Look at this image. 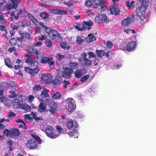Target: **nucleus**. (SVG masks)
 Listing matches in <instances>:
<instances>
[{
    "mask_svg": "<svg viewBox=\"0 0 156 156\" xmlns=\"http://www.w3.org/2000/svg\"><path fill=\"white\" fill-rule=\"evenodd\" d=\"M148 4V2L146 0H143L140 6L136 9V16L142 20L146 18L147 16L145 15V11L147 8Z\"/></svg>",
    "mask_w": 156,
    "mask_h": 156,
    "instance_id": "f257e3e1",
    "label": "nucleus"
},
{
    "mask_svg": "<svg viewBox=\"0 0 156 156\" xmlns=\"http://www.w3.org/2000/svg\"><path fill=\"white\" fill-rule=\"evenodd\" d=\"M132 22V19L129 17H127L123 19L121 22L122 27L124 28V31L126 34H134L136 32L134 30L128 28Z\"/></svg>",
    "mask_w": 156,
    "mask_h": 156,
    "instance_id": "f03ea898",
    "label": "nucleus"
},
{
    "mask_svg": "<svg viewBox=\"0 0 156 156\" xmlns=\"http://www.w3.org/2000/svg\"><path fill=\"white\" fill-rule=\"evenodd\" d=\"M32 137L34 139L29 140L26 143V146L27 148L30 149H33L37 147L36 142L35 140L39 143H40L41 140L39 137L34 134H31Z\"/></svg>",
    "mask_w": 156,
    "mask_h": 156,
    "instance_id": "7ed1b4c3",
    "label": "nucleus"
},
{
    "mask_svg": "<svg viewBox=\"0 0 156 156\" xmlns=\"http://www.w3.org/2000/svg\"><path fill=\"white\" fill-rule=\"evenodd\" d=\"M45 130L47 135L50 138H55L59 136V133H57L56 131L51 126H47Z\"/></svg>",
    "mask_w": 156,
    "mask_h": 156,
    "instance_id": "20e7f679",
    "label": "nucleus"
},
{
    "mask_svg": "<svg viewBox=\"0 0 156 156\" xmlns=\"http://www.w3.org/2000/svg\"><path fill=\"white\" fill-rule=\"evenodd\" d=\"M66 110L69 112H72L74 111L76 108L74 101L72 98H69L66 100Z\"/></svg>",
    "mask_w": 156,
    "mask_h": 156,
    "instance_id": "39448f33",
    "label": "nucleus"
},
{
    "mask_svg": "<svg viewBox=\"0 0 156 156\" xmlns=\"http://www.w3.org/2000/svg\"><path fill=\"white\" fill-rule=\"evenodd\" d=\"M46 105H48L49 108V111L50 113L55 112L56 110L57 105L55 103L53 99L48 98L46 99L45 101Z\"/></svg>",
    "mask_w": 156,
    "mask_h": 156,
    "instance_id": "423d86ee",
    "label": "nucleus"
},
{
    "mask_svg": "<svg viewBox=\"0 0 156 156\" xmlns=\"http://www.w3.org/2000/svg\"><path fill=\"white\" fill-rule=\"evenodd\" d=\"M52 80V76L48 73H45L41 76V82L42 84L50 83Z\"/></svg>",
    "mask_w": 156,
    "mask_h": 156,
    "instance_id": "0eeeda50",
    "label": "nucleus"
},
{
    "mask_svg": "<svg viewBox=\"0 0 156 156\" xmlns=\"http://www.w3.org/2000/svg\"><path fill=\"white\" fill-rule=\"evenodd\" d=\"M95 20L98 23H107L108 21L106 15L105 14H99L95 17Z\"/></svg>",
    "mask_w": 156,
    "mask_h": 156,
    "instance_id": "6e6552de",
    "label": "nucleus"
},
{
    "mask_svg": "<svg viewBox=\"0 0 156 156\" xmlns=\"http://www.w3.org/2000/svg\"><path fill=\"white\" fill-rule=\"evenodd\" d=\"M11 3L6 6L5 9L7 10H11L13 9L17 8L18 5L20 3L21 0H11Z\"/></svg>",
    "mask_w": 156,
    "mask_h": 156,
    "instance_id": "1a4fd4ad",
    "label": "nucleus"
},
{
    "mask_svg": "<svg viewBox=\"0 0 156 156\" xmlns=\"http://www.w3.org/2000/svg\"><path fill=\"white\" fill-rule=\"evenodd\" d=\"M72 70L69 67L63 68L62 72V76L65 78H69L71 76Z\"/></svg>",
    "mask_w": 156,
    "mask_h": 156,
    "instance_id": "9d476101",
    "label": "nucleus"
},
{
    "mask_svg": "<svg viewBox=\"0 0 156 156\" xmlns=\"http://www.w3.org/2000/svg\"><path fill=\"white\" fill-rule=\"evenodd\" d=\"M41 62L43 64L48 63L50 66L53 65L54 64V61L51 57H43L41 58Z\"/></svg>",
    "mask_w": 156,
    "mask_h": 156,
    "instance_id": "9b49d317",
    "label": "nucleus"
},
{
    "mask_svg": "<svg viewBox=\"0 0 156 156\" xmlns=\"http://www.w3.org/2000/svg\"><path fill=\"white\" fill-rule=\"evenodd\" d=\"M78 124L76 121H70L66 124L67 127L71 130H75L76 128L78 127Z\"/></svg>",
    "mask_w": 156,
    "mask_h": 156,
    "instance_id": "f8f14e48",
    "label": "nucleus"
},
{
    "mask_svg": "<svg viewBox=\"0 0 156 156\" xmlns=\"http://www.w3.org/2000/svg\"><path fill=\"white\" fill-rule=\"evenodd\" d=\"M52 32L50 37L52 39L58 41H61L62 40L60 35L58 32L55 30H53Z\"/></svg>",
    "mask_w": 156,
    "mask_h": 156,
    "instance_id": "ddd939ff",
    "label": "nucleus"
},
{
    "mask_svg": "<svg viewBox=\"0 0 156 156\" xmlns=\"http://www.w3.org/2000/svg\"><path fill=\"white\" fill-rule=\"evenodd\" d=\"M137 45L135 41H131L128 42L126 44V49L128 51H132L135 49Z\"/></svg>",
    "mask_w": 156,
    "mask_h": 156,
    "instance_id": "4468645a",
    "label": "nucleus"
},
{
    "mask_svg": "<svg viewBox=\"0 0 156 156\" xmlns=\"http://www.w3.org/2000/svg\"><path fill=\"white\" fill-rule=\"evenodd\" d=\"M87 54L86 53L84 52L82 54L81 56L83 58L85 65L87 66H89L91 65L92 62L90 59H88L87 58Z\"/></svg>",
    "mask_w": 156,
    "mask_h": 156,
    "instance_id": "2eb2a0df",
    "label": "nucleus"
},
{
    "mask_svg": "<svg viewBox=\"0 0 156 156\" xmlns=\"http://www.w3.org/2000/svg\"><path fill=\"white\" fill-rule=\"evenodd\" d=\"M26 62L28 65L31 67H34L38 65L39 62L37 60L32 59H27L25 61Z\"/></svg>",
    "mask_w": 156,
    "mask_h": 156,
    "instance_id": "dca6fc26",
    "label": "nucleus"
},
{
    "mask_svg": "<svg viewBox=\"0 0 156 156\" xmlns=\"http://www.w3.org/2000/svg\"><path fill=\"white\" fill-rule=\"evenodd\" d=\"M110 10L111 14L114 15H118L120 12L118 6L116 4L114 5Z\"/></svg>",
    "mask_w": 156,
    "mask_h": 156,
    "instance_id": "f3484780",
    "label": "nucleus"
},
{
    "mask_svg": "<svg viewBox=\"0 0 156 156\" xmlns=\"http://www.w3.org/2000/svg\"><path fill=\"white\" fill-rule=\"evenodd\" d=\"M93 25V23L91 21L84 22L82 23V26L83 29L90 30L91 29V27Z\"/></svg>",
    "mask_w": 156,
    "mask_h": 156,
    "instance_id": "a211bd4d",
    "label": "nucleus"
},
{
    "mask_svg": "<svg viewBox=\"0 0 156 156\" xmlns=\"http://www.w3.org/2000/svg\"><path fill=\"white\" fill-rule=\"evenodd\" d=\"M27 15L30 20L32 21V22L34 23V24L35 26H37V28L40 29V27L37 26L38 25L39 23V22H38L37 20V19H36L31 14L28 13L27 14Z\"/></svg>",
    "mask_w": 156,
    "mask_h": 156,
    "instance_id": "6ab92c4d",
    "label": "nucleus"
},
{
    "mask_svg": "<svg viewBox=\"0 0 156 156\" xmlns=\"http://www.w3.org/2000/svg\"><path fill=\"white\" fill-rule=\"evenodd\" d=\"M22 101V96L19 97L18 99H15L13 101L14 104V107L16 108L18 106H20L21 102Z\"/></svg>",
    "mask_w": 156,
    "mask_h": 156,
    "instance_id": "aec40b11",
    "label": "nucleus"
},
{
    "mask_svg": "<svg viewBox=\"0 0 156 156\" xmlns=\"http://www.w3.org/2000/svg\"><path fill=\"white\" fill-rule=\"evenodd\" d=\"M51 12L55 14L64 15L66 14L67 12L66 11L59 10L58 9H54L51 10Z\"/></svg>",
    "mask_w": 156,
    "mask_h": 156,
    "instance_id": "412c9836",
    "label": "nucleus"
},
{
    "mask_svg": "<svg viewBox=\"0 0 156 156\" xmlns=\"http://www.w3.org/2000/svg\"><path fill=\"white\" fill-rule=\"evenodd\" d=\"M43 101V99H41V103L39 105L38 107L40 109H41V110L45 112L47 111V110H46V104H45L44 103Z\"/></svg>",
    "mask_w": 156,
    "mask_h": 156,
    "instance_id": "4be33fe9",
    "label": "nucleus"
},
{
    "mask_svg": "<svg viewBox=\"0 0 156 156\" xmlns=\"http://www.w3.org/2000/svg\"><path fill=\"white\" fill-rule=\"evenodd\" d=\"M10 133L11 136H17L20 135V132L17 129H10Z\"/></svg>",
    "mask_w": 156,
    "mask_h": 156,
    "instance_id": "5701e85b",
    "label": "nucleus"
},
{
    "mask_svg": "<svg viewBox=\"0 0 156 156\" xmlns=\"http://www.w3.org/2000/svg\"><path fill=\"white\" fill-rule=\"evenodd\" d=\"M20 107L23 109H24L27 112H29L31 110L30 106L26 103L21 104Z\"/></svg>",
    "mask_w": 156,
    "mask_h": 156,
    "instance_id": "b1692460",
    "label": "nucleus"
},
{
    "mask_svg": "<svg viewBox=\"0 0 156 156\" xmlns=\"http://www.w3.org/2000/svg\"><path fill=\"white\" fill-rule=\"evenodd\" d=\"M69 66L72 71L73 69L78 68L79 66V64L78 63L74 62H69Z\"/></svg>",
    "mask_w": 156,
    "mask_h": 156,
    "instance_id": "393cba45",
    "label": "nucleus"
},
{
    "mask_svg": "<svg viewBox=\"0 0 156 156\" xmlns=\"http://www.w3.org/2000/svg\"><path fill=\"white\" fill-rule=\"evenodd\" d=\"M49 92V90L45 89L42 92L41 94V96L42 98L48 97L49 96L48 92Z\"/></svg>",
    "mask_w": 156,
    "mask_h": 156,
    "instance_id": "a878e982",
    "label": "nucleus"
},
{
    "mask_svg": "<svg viewBox=\"0 0 156 156\" xmlns=\"http://www.w3.org/2000/svg\"><path fill=\"white\" fill-rule=\"evenodd\" d=\"M62 82V78L60 76L56 77L55 79L53 81L54 84L56 85L59 84Z\"/></svg>",
    "mask_w": 156,
    "mask_h": 156,
    "instance_id": "bb28decb",
    "label": "nucleus"
},
{
    "mask_svg": "<svg viewBox=\"0 0 156 156\" xmlns=\"http://www.w3.org/2000/svg\"><path fill=\"white\" fill-rule=\"evenodd\" d=\"M83 69H77L74 73L75 76L77 78H80L83 75Z\"/></svg>",
    "mask_w": 156,
    "mask_h": 156,
    "instance_id": "cd10ccee",
    "label": "nucleus"
},
{
    "mask_svg": "<svg viewBox=\"0 0 156 156\" xmlns=\"http://www.w3.org/2000/svg\"><path fill=\"white\" fill-rule=\"evenodd\" d=\"M134 2V1H132L130 3L128 1H126V6L129 9H133L135 7Z\"/></svg>",
    "mask_w": 156,
    "mask_h": 156,
    "instance_id": "c85d7f7f",
    "label": "nucleus"
},
{
    "mask_svg": "<svg viewBox=\"0 0 156 156\" xmlns=\"http://www.w3.org/2000/svg\"><path fill=\"white\" fill-rule=\"evenodd\" d=\"M28 50V51H27V52L30 53L36 54H38L37 49L33 47H30Z\"/></svg>",
    "mask_w": 156,
    "mask_h": 156,
    "instance_id": "c756f323",
    "label": "nucleus"
},
{
    "mask_svg": "<svg viewBox=\"0 0 156 156\" xmlns=\"http://www.w3.org/2000/svg\"><path fill=\"white\" fill-rule=\"evenodd\" d=\"M96 37L92 34H90L87 38V40L88 42H90L95 41L96 40Z\"/></svg>",
    "mask_w": 156,
    "mask_h": 156,
    "instance_id": "7c9ffc66",
    "label": "nucleus"
},
{
    "mask_svg": "<svg viewBox=\"0 0 156 156\" xmlns=\"http://www.w3.org/2000/svg\"><path fill=\"white\" fill-rule=\"evenodd\" d=\"M60 46L62 48L66 50H68L70 48L69 44L65 42L61 43Z\"/></svg>",
    "mask_w": 156,
    "mask_h": 156,
    "instance_id": "2f4dec72",
    "label": "nucleus"
},
{
    "mask_svg": "<svg viewBox=\"0 0 156 156\" xmlns=\"http://www.w3.org/2000/svg\"><path fill=\"white\" fill-rule=\"evenodd\" d=\"M21 37L23 39L26 38L29 40L30 39V35L27 32L23 33L22 34H21Z\"/></svg>",
    "mask_w": 156,
    "mask_h": 156,
    "instance_id": "473e14b6",
    "label": "nucleus"
},
{
    "mask_svg": "<svg viewBox=\"0 0 156 156\" xmlns=\"http://www.w3.org/2000/svg\"><path fill=\"white\" fill-rule=\"evenodd\" d=\"M100 5H101V9L102 10H104L106 8L107 6V3L106 0H100Z\"/></svg>",
    "mask_w": 156,
    "mask_h": 156,
    "instance_id": "72a5a7b5",
    "label": "nucleus"
},
{
    "mask_svg": "<svg viewBox=\"0 0 156 156\" xmlns=\"http://www.w3.org/2000/svg\"><path fill=\"white\" fill-rule=\"evenodd\" d=\"M93 5L94 8H97L100 5V0H92Z\"/></svg>",
    "mask_w": 156,
    "mask_h": 156,
    "instance_id": "f704fd0d",
    "label": "nucleus"
},
{
    "mask_svg": "<svg viewBox=\"0 0 156 156\" xmlns=\"http://www.w3.org/2000/svg\"><path fill=\"white\" fill-rule=\"evenodd\" d=\"M25 70L26 71L30 73L31 75L34 76V75L33 69L30 68V67H25Z\"/></svg>",
    "mask_w": 156,
    "mask_h": 156,
    "instance_id": "c9c22d12",
    "label": "nucleus"
},
{
    "mask_svg": "<svg viewBox=\"0 0 156 156\" xmlns=\"http://www.w3.org/2000/svg\"><path fill=\"white\" fill-rule=\"evenodd\" d=\"M96 53L98 56L99 58H102L105 54V51L104 50H97Z\"/></svg>",
    "mask_w": 156,
    "mask_h": 156,
    "instance_id": "e433bc0d",
    "label": "nucleus"
},
{
    "mask_svg": "<svg viewBox=\"0 0 156 156\" xmlns=\"http://www.w3.org/2000/svg\"><path fill=\"white\" fill-rule=\"evenodd\" d=\"M41 89V87L39 85H36L33 88V90L34 92H36Z\"/></svg>",
    "mask_w": 156,
    "mask_h": 156,
    "instance_id": "4c0bfd02",
    "label": "nucleus"
},
{
    "mask_svg": "<svg viewBox=\"0 0 156 156\" xmlns=\"http://www.w3.org/2000/svg\"><path fill=\"white\" fill-rule=\"evenodd\" d=\"M5 64L9 67L11 68L12 67V65L11 64L10 60L9 58H6L5 59Z\"/></svg>",
    "mask_w": 156,
    "mask_h": 156,
    "instance_id": "58836bf2",
    "label": "nucleus"
},
{
    "mask_svg": "<svg viewBox=\"0 0 156 156\" xmlns=\"http://www.w3.org/2000/svg\"><path fill=\"white\" fill-rule=\"evenodd\" d=\"M61 97V95L58 92H56L52 96L53 99H58Z\"/></svg>",
    "mask_w": 156,
    "mask_h": 156,
    "instance_id": "ea45409f",
    "label": "nucleus"
},
{
    "mask_svg": "<svg viewBox=\"0 0 156 156\" xmlns=\"http://www.w3.org/2000/svg\"><path fill=\"white\" fill-rule=\"evenodd\" d=\"M16 12L17 16H15V18L17 20L19 18V16L22 13V10L21 9L17 10Z\"/></svg>",
    "mask_w": 156,
    "mask_h": 156,
    "instance_id": "a19ab883",
    "label": "nucleus"
},
{
    "mask_svg": "<svg viewBox=\"0 0 156 156\" xmlns=\"http://www.w3.org/2000/svg\"><path fill=\"white\" fill-rule=\"evenodd\" d=\"M72 131L71 132H69L68 134L69 135L71 136H73L74 135L77 134V131L76 129H75V130H72Z\"/></svg>",
    "mask_w": 156,
    "mask_h": 156,
    "instance_id": "79ce46f5",
    "label": "nucleus"
},
{
    "mask_svg": "<svg viewBox=\"0 0 156 156\" xmlns=\"http://www.w3.org/2000/svg\"><path fill=\"white\" fill-rule=\"evenodd\" d=\"M40 16L43 19H47L49 16L45 12H42L40 15Z\"/></svg>",
    "mask_w": 156,
    "mask_h": 156,
    "instance_id": "37998d69",
    "label": "nucleus"
},
{
    "mask_svg": "<svg viewBox=\"0 0 156 156\" xmlns=\"http://www.w3.org/2000/svg\"><path fill=\"white\" fill-rule=\"evenodd\" d=\"M56 56L58 58V59L59 61L63 60L64 58V55H61L60 54H57L56 55Z\"/></svg>",
    "mask_w": 156,
    "mask_h": 156,
    "instance_id": "c03bdc74",
    "label": "nucleus"
},
{
    "mask_svg": "<svg viewBox=\"0 0 156 156\" xmlns=\"http://www.w3.org/2000/svg\"><path fill=\"white\" fill-rule=\"evenodd\" d=\"M76 42L78 44H80L83 42V41L80 36H78L77 37Z\"/></svg>",
    "mask_w": 156,
    "mask_h": 156,
    "instance_id": "a18cd8bd",
    "label": "nucleus"
},
{
    "mask_svg": "<svg viewBox=\"0 0 156 156\" xmlns=\"http://www.w3.org/2000/svg\"><path fill=\"white\" fill-rule=\"evenodd\" d=\"M27 22L25 20H23L21 22L19 23L20 24L19 25H20L22 27H25L26 26H28L29 24L27 23Z\"/></svg>",
    "mask_w": 156,
    "mask_h": 156,
    "instance_id": "49530a36",
    "label": "nucleus"
},
{
    "mask_svg": "<svg viewBox=\"0 0 156 156\" xmlns=\"http://www.w3.org/2000/svg\"><path fill=\"white\" fill-rule=\"evenodd\" d=\"M10 94L9 95V97L11 98H15L16 95V94L15 91L13 90L10 91Z\"/></svg>",
    "mask_w": 156,
    "mask_h": 156,
    "instance_id": "de8ad7c7",
    "label": "nucleus"
},
{
    "mask_svg": "<svg viewBox=\"0 0 156 156\" xmlns=\"http://www.w3.org/2000/svg\"><path fill=\"white\" fill-rule=\"evenodd\" d=\"M45 29L46 32L50 36L51 34V33L52 32V31H53V30H52L50 28H49L47 27H46V28H45Z\"/></svg>",
    "mask_w": 156,
    "mask_h": 156,
    "instance_id": "09e8293b",
    "label": "nucleus"
},
{
    "mask_svg": "<svg viewBox=\"0 0 156 156\" xmlns=\"http://www.w3.org/2000/svg\"><path fill=\"white\" fill-rule=\"evenodd\" d=\"M3 133L6 136H8L9 135L11 136L10 130H9L7 129H5Z\"/></svg>",
    "mask_w": 156,
    "mask_h": 156,
    "instance_id": "8fccbe9b",
    "label": "nucleus"
},
{
    "mask_svg": "<svg viewBox=\"0 0 156 156\" xmlns=\"http://www.w3.org/2000/svg\"><path fill=\"white\" fill-rule=\"evenodd\" d=\"M10 44L12 46H13L16 43V40L15 38H12L9 40Z\"/></svg>",
    "mask_w": 156,
    "mask_h": 156,
    "instance_id": "3c124183",
    "label": "nucleus"
},
{
    "mask_svg": "<svg viewBox=\"0 0 156 156\" xmlns=\"http://www.w3.org/2000/svg\"><path fill=\"white\" fill-rule=\"evenodd\" d=\"M80 24L79 23H77L76 25L74 26V27L78 31H82L83 29V27H79Z\"/></svg>",
    "mask_w": 156,
    "mask_h": 156,
    "instance_id": "603ef678",
    "label": "nucleus"
},
{
    "mask_svg": "<svg viewBox=\"0 0 156 156\" xmlns=\"http://www.w3.org/2000/svg\"><path fill=\"white\" fill-rule=\"evenodd\" d=\"M89 77L90 75L89 74H87L82 77L80 79V81L82 82H84L89 78Z\"/></svg>",
    "mask_w": 156,
    "mask_h": 156,
    "instance_id": "864d4df0",
    "label": "nucleus"
},
{
    "mask_svg": "<svg viewBox=\"0 0 156 156\" xmlns=\"http://www.w3.org/2000/svg\"><path fill=\"white\" fill-rule=\"evenodd\" d=\"M88 55H89V59L96 57V55L92 52H88Z\"/></svg>",
    "mask_w": 156,
    "mask_h": 156,
    "instance_id": "5fc2aeb1",
    "label": "nucleus"
},
{
    "mask_svg": "<svg viewBox=\"0 0 156 156\" xmlns=\"http://www.w3.org/2000/svg\"><path fill=\"white\" fill-rule=\"evenodd\" d=\"M93 5V2L92 0L90 1H88L86 2L85 3V5L88 7H89L91 5Z\"/></svg>",
    "mask_w": 156,
    "mask_h": 156,
    "instance_id": "6e6d98bb",
    "label": "nucleus"
},
{
    "mask_svg": "<svg viewBox=\"0 0 156 156\" xmlns=\"http://www.w3.org/2000/svg\"><path fill=\"white\" fill-rule=\"evenodd\" d=\"M5 99V98L3 96V92L2 90H0V100L3 101Z\"/></svg>",
    "mask_w": 156,
    "mask_h": 156,
    "instance_id": "4d7b16f0",
    "label": "nucleus"
},
{
    "mask_svg": "<svg viewBox=\"0 0 156 156\" xmlns=\"http://www.w3.org/2000/svg\"><path fill=\"white\" fill-rule=\"evenodd\" d=\"M57 131H56V132H57V133H59V135L60 134V133H61V132L62 131V129L60 126H57Z\"/></svg>",
    "mask_w": 156,
    "mask_h": 156,
    "instance_id": "13d9d810",
    "label": "nucleus"
},
{
    "mask_svg": "<svg viewBox=\"0 0 156 156\" xmlns=\"http://www.w3.org/2000/svg\"><path fill=\"white\" fill-rule=\"evenodd\" d=\"M28 101L29 102H32L34 99V97L32 95H29L28 97Z\"/></svg>",
    "mask_w": 156,
    "mask_h": 156,
    "instance_id": "bf43d9fd",
    "label": "nucleus"
},
{
    "mask_svg": "<svg viewBox=\"0 0 156 156\" xmlns=\"http://www.w3.org/2000/svg\"><path fill=\"white\" fill-rule=\"evenodd\" d=\"M46 45L48 47H50L52 46V43L51 40H47L46 42Z\"/></svg>",
    "mask_w": 156,
    "mask_h": 156,
    "instance_id": "052dcab7",
    "label": "nucleus"
},
{
    "mask_svg": "<svg viewBox=\"0 0 156 156\" xmlns=\"http://www.w3.org/2000/svg\"><path fill=\"white\" fill-rule=\"evenodd\" d=\"M38 38L39 39V40L40 41H42L44 40H45L46 39L47 37L46 35H41V36H39L38 37Z\"/></svg>",
    "mask_w": 156,
    "mask_h": 156,
    "instance_id": "680f3d73",
    "label": "nucleus"
},
{
    "mask_svg": "<svg viewBox=\"0 0 156 156\" xmlns=\"http://www.w3.org/2000/svg\"><path fill=\"white\" fill-rule=\"evenodd\" d=\"M34 75L35 74L37 73L40 70L39 67L37 66L35 68L33 69Z\"/></svg>",
    "mask_w": 156,
    "mask_h": 156,
    "instance_id": "e2e57ef3",
    "label": "nucleus"
},
{
    "mask_svg": "<svg viewBox=\"0 0 156 156\" xmlns=\"http://www.w3.org/2000/svg\"><path fill=\"white\" fill-rule=\"evenodd\" d=\"M15 116V114L13 112H10L9 115H8L9 118L12 119L13 117Z\"/></svg>",
    "mask_w": 156,
    "mask_h": 156,
    "instance_id": "0e129e2a",
    "label": "nucleus"
},
{
    "mask_svg": "<svg viewBox=\"0 0 156 156\" xmlns=\"http://www.w3.org/2000/svg\"><path fill=\"white\" fill-rule=\"evenodd\" d=\"M5 121L6 122H9V120L8 119H5L4 118L0 119V123H2Z\"/></svg>",
    "mask_w": 156,
    "mask_h": 156,
    "instance_id": "69168bd1",
    "label": "nucleus"
},
{
    "mask_svg": "<svg viewBox=\"0 0 156 156\" xmlns=\"http://www.w3.org/2000/svg\"><path fill=\"white\" fill-rule=\"evenodd\" d=\"M64 3L65 5H67L69 6H70L73 5V2L71 1L67 2H64Z\"/></svg>",
    "mask_w": 156,
    "mask_h": 156,
    "instance_id": "338daca9",
    "label": "nucleus"
},
{
    "mask_svg": "<svg viewBox=\"0 0 156 156\" xmlns=\"http://www.w3.org/2000/svg\"><path fill=\"white\" fill-rule=\"evenodd\" d=\"M107 46L108 47L111 48L113 47V44L112 42L110 41H108L107 42Z\"/></svg>",
    "mask_w": 156,
    "mask_h": 156,
    "instance_id": "774afa93",
    "label": "nucleus"
}]
</instances>
